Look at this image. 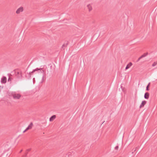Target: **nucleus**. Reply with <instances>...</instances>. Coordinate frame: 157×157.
<instances>
[{"instance_id": "obj_1", "label": "nucleus", "mask_w": 157, "mask_h": 157, "mask_svg": "<svg viewBox=\"0 0 157 157\" xmlns=\"http://www.w3.org/2000/svg\"><path fill=\"white\" fill-rule=\"evenodd\" d=\"M47 70L46 68H36L35 69L33 70V71H32L31 73H34L35 71H38V72H41L43 73V75L42 77V80H43L44 78L46 76V71Z\"/></svg>"}, {"instance_id": "obj_2", "label": "nucleus", "mask_w": 157, "mask_h": 157, "mask_svg": "<svg viewBox=\"0 0 157 157\" xmlns=\"http://www.w3.org/2000/svg\"><path fill=\"white\" fill-rule=\"evenodd\" d=\"M12 96L14 99H19L21 98V95L19 94L14 93L12 94Z\"/></svg>"}, {"instance_id": "obj_3", "label": "nucleus", "mask_w": 157, "mask_h": 157, "mask_svg": "<svg viewBox=\"0 0 157 157\" xmlns=\"http://www.w3.org/2000/svg\"><path fill=\"white\" fill-rule=\"evenodd\" d=\"M16 76L17 78L21 79L22 77V73L21 71H18L16 74Z\"/></svg>"}, {"instance_id": "obj_4", "label": "nucleus", "mask_w": 157, "mask_h": 157, "mask_svg": "<svg viewBox=\"0 0 157 157\" xmlns=\"http://www.w3.org/2000/svg\"><path fill=\"white\" fill-rule=\"evenodd\" d=\"M24 11V8L23 7H20L16 11L17 14H19L21 12H22Z\"/></svg>"}, {"instance_id": "obj_5", "label": "nucleus", "mask_w": 157, "mask_h": 157, "mask_svg": "<svg viewBox=\"0 0 157 157\" xmlns=\"http://www.w3.org/2000/svg\"><path fill=\"white\" fill-rule=\"evenodd\" d=\"M6 81V78L5 77H3L1 79V82L2 83H5Z\"/></svg>"}, {"instance_id": "obj_6", "label": "nucleus", "mask_w": 157, "mask_h": 157, "mask_svg": "<svg viewBox=\"0 0 157 157\" xmlns=\"http://www.w3.org/2000/svg\"><path fill=\"white\" fill-rule=\"evenodd\" d=\"M147 101H142L141 104H140V108H141L142 107H143L144 106V105L146 104Z\"/></svg>"}, {"instance_id": "obj_7", "label": "nucleus", "mask_w": 157, "mask_h": 157, "mask_svg": "<svg viewBox=\"0 0 157 157\" xmlns=\"http://www.w3.org/2000/svg\"><path fill=\"white\" fill-rule=\"evenodd\" d=\"M30 72L29 73H27L25 75V76L27 78H29L31 77V75L33 73Z\"/></svg>"}, {"instance_id": "obj_8", "label": "nucleus", "mask_w": 157, "mask_h": 157, "mask_svg": "<svg viewBox=\"0 0 157 157\" xmlns=\"http://www.w3.org/2000/svg\"><path fill=\"white\" fill-rule=\"evenodd\" d=\"M33 126V124L32 122L29 125L28 127L26 129V130H28L29 129H31L32 128Z\"/></svg>"}, {"instance_id": "obj_9", "label": "nucleus", "mask_w": 157, "mask_h": 157, "mask_svg": "<svg viewBox=\"0 0 157 157\" xmlns=\"http://www.w3.org/2000/svg\"><path fill=\"white\" fill-rule=\"evenodd\" d=\"M132 63L131 62H130L129 63H128L126 66L125 67V70L128 69L132 65Z\"/></svg>"}, {"instance_id": "obj_10", "label": "nucleus", "mask_w": 157, "mask_h": 157, "mask_svg": "<svg viewBox=\"0 0 157 157\" xmlns=\"http://www.w3.org/2000/svg\"><path fill=\"white\" fill-rule=\"evenodd\" d=\"M149 94L148 92L145 93L144 95V98L146 99H148L149 98Z\"/></svg>"}, {"instance_id": "obj_11", "label": "nucleus", "mask_w": 157, "mask_h": 157, "mask_svg": "<svg viewBox=\"0 0 157 157\" xmlns=\"http://www.w3.org/2000/svg\"><path fill=\"white\" fill-rule=\"evenodd\" d=\"M56 118V116L55 115H53L49 119V121H53Z\"/></svg>"}, {"instance_id": "obj_12", "label": "nucleus", "mask_w": 157, "mask_h": 157, "mask_svg": "<svg viewBox=\"0 0 157 157\" xmlns=\"http://www.w3.org/2000/svg\"><path fill=\"white\" fill-rule=\"evenodd\" d=\"M148 54V53L147 52L146 53H145L143 55H142L141 56L142 58H143L144 57L146 56Z\"/></svg>"}, {"instance_id": "obj_13", "label": "nucleus", "mask_w": 157, "mask_h": 157, "mask_svg": "<svg viewBox=\"0 0 157 157\" xmlns=\"http://www.w3.org/2000/svg\"><path fill=\"white\" fill-rule=\"evenodd\" d=\"M157 64V61L156 62H155L153 63L152 64V66L153 67L155 66Z\"/></svg>"}, {"instance_id": "obj_14", "label": "nucleus", "mask_w": 157, "mask_h": 157, "mask_svg": "<svg viewBox=\"0 0 157 157\" xmlns=\"http://www.w3.org/2000/svg\"><path fill=\"white\" fill-rule=\"evenodd\" d=\"M92 10V7L89 5V11H91Z\"/></svg>"}, {"instance_id": "obj_15", "label": "nucleus", "mask_w": 157, "mask_h": 157, "mask_svg": "<svg viewBox=\"0 0 157 157\" xmlns=\"http://www.w3.org/2000/svg\"><path fill=\"white\" fill-rule=\"evenodd\" d=\"M142 58L141 57V56H140L138 59L136 61V62H138L139 61V60L141 59Z\"/></svg>"}, {"instance_id": "obj_16", "label": "nucleus", "mask_w": 157, "mask_h": 157, "mask_svg": "<svg viewBox=\"0 0 157 157\" xmlns=\"http://www.w3.org/2000/svg\"><path fill=\"white\" fill-rule=\"evenodd\" d=\"M12 78L9 77L8 79V81H11L12 80Z\"/></svg>"}, {"instance_id": "obj_17", "label": "nucleus", "mask_w": 157, "mask_h": 157, "mask_svg": "<svg viewBox=\"0 0 157 157\" xmlns=\"http://www.w3.org/2000/svg\"><path fill=\"white\" fill-rule=\"evenodd\" d=\"M118 148H119L118 146H116L115 147V150H118Z\"/></svg>"}, {"instance_id": "obj_18", "label": "nucleus", "mask_w": 157, "mask_h": 157, "mask_svg": "<svg viewBox=\"0 0 157 157\" xmlns=\"http://www.w3.org/2000/svg\"><path fill=\"white\" fill-rule=\"evenodd\" d=\"M149 87V86H147L146 87V90L147 91H148L149 90V89L148 88Z\"/></svg>"}, {"instance_id": "obj_19", "label": "nucleus", "mask_w": 157, "mask_h": 157, "mask_svg": "<svg viewBox=\"0 0 157 157\" xmlns=\"http://www.w3.org/2000/svg\"><path fill=\"white\" fill-rule=\"evenodd\" d=\"M66 47V45L64 44L62 45V48H63L64 47Z\"/></svg>"}, {"instance_id": "obj_20", "label": "nucleus", "mask_w": 157, "mask_h": 157, "mask_svg": "<svg viewBox=\"0 0 157 157\" xmlns=\"http://www.w3.org/2000/svg\"><path fill=\"white\" fill-rule=\"evenodd\" d=\"M30 150V149H28L26 150V151H29Z\"/></svg>"}, {"instance_id": "obj_21", "label": "nucleus", "mask_w": 157, "mask_h": 157, "mask_svg": "<svg viewBox=\"0 0 157 157\" xmlns=\"http://www.w3.org/2000/svg\"><path fill=\"white\" fill-rule=\"evenodd\" d=\"M27 130H26V129L23 132V133H24L25 132H26Z\"/></svg>"}, {"instance_id": "obj_22", "label": "nucleus", "mask_w": 157, "mask_h": 157, "mask_svg": "<svg viewBox=\"0 0 157 157\" xmlns=\"http://www.w3.org/2000/svg\"><path fill=\"white\" fill-rule=\"evenodd\" d=\"M150 82H149V83L148 84V85L147 86H149L150 85Z\"/></svg>"}, {"instance_id": "obj_23", "label": "nucleus", "mask_w": 157, "mask_h": 157, "mask_svg": "<svg viewBox=\"0 0 157 157\" xmlns=\"http://www.w3.org/2000/svg\"><path fill=\"white\" fill-rule=\"evenodd\" d=\"M22 151V150H21L20 151V153Z\"/></svg>"}, {"instance_id": "obj_24", "label": "nucleus", "mask_w": 157, "mask_h": 157, "mask_svg": "<svg viewBox=\"0 0 157 157\" xmlns=\"http://www.w3.org/2000/svg\"><path fill=\"white\" fill-rule=\"evenodd\" d=\"M27 155V154H25V156L26 157Z\"/></svg>"}, {"instance_id": "obj_25", "label": "nucleus", "mask_w": 157, "mask_h": 157, "mask_svg": "<svg viewBox=\"0 0 157 157\" xmlns=\"http://www.w3.org/2000/svg\"><path fill=\"white\" fill-rule=\"evenodd\" d=\"M87 7H88V5L87 6Z\"/></svg>"}, {"instance_id": "obj_26", "label": "nucleus", "mask_w": 157, "mask_h": 157, "mask_svg": "<svg viewBox=\"0 0 157 157\" xmlns=\"http://www.w3.org/2000/svg\"><path fill=\"white\" fill-rule=\"evenodd\" d=\"M132 154H133V152H132Z\"/></svg>"}]
</instances>
